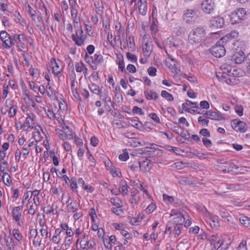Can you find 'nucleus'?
<instances>
[{"label": "nucleus", "instance_id": "nucleus-6", "mask_svg": "<svg viewBox=\"0 0 250 250\" xmlns=\"http://www.w3.org/2000/svg\"><path fill=\"white\" fill-rule=\"evenodd\" d=\"M246 11L245 9L243 8H238L231 13L229 15L230 22L232 24H236L240 22L245 19Z\"/></svg>", "mask_w": 250, "mask_h": 250}, {"label": "nucleus", "instance_id": "nucleus-27", "mask_svg": "<svg viewBox=\"0 0 250 250\" xmlns=\"http://www.w3.org/2000/svg\"><path fill=\"white\" fill-rule=\"evenodd\" d=\"M152 52V48L151 46L149 43L147 42H145V44L143 45V53L144 56L146 58H148L150 56Z\"/></svg>", "mask_w": 250, "mask_h": 250}, {"label": "nucleus", "instance_id": "nucleus-26", "mask_svg": "<svg viewBox=\"0 0 250 250\" xmlns=\"http://www.w3.org/2000/svg\"><path fill=\"white\" fill-rule=\"evenodd\" d=\"M56 132L58 136L63 140L65 139L71 140L73 137L72 133L65 134L64 130L56 129Z\"/></svg>", "mask_w": 250, "mask_h": 250}, {"label": "nucleus", "instance_id": "nucleus-4", "mask_svg": "<svg viewBox=\"0 0 250 250\" xmlns=\"http://www.w3.org/2000/svg\"><path fill=\"white\" fill-rule=\"evenodd\" d=\"M224 40V38L220 39L210 49V53L214 57L221 58L225 55L226 50L224 45L227 42Z\"/></svg>", "mask_w": 250, "mask_h": 250}, {"label": "nucleus", "instance_id": "nucleus-42", "mask_svg": "<svg viewBox=\"0 0 250 250\" xmlns=\"http://www.w3.org/2000/svg\"><path fill=\"white\" fill-rule=\"evenodd\" d=\"M172 45L177 49H181L184 45V42L182 40H177L172 42Z\"/></svg>", "mask_w": 250, "mask_h": 250}, {"label": "nucleus", "instance_id": "nucleus-62", "mask_svg": "<svg viewBox=\"0 0 250 250\" xmlns=\"http://www.w3.org/2000/svg\"><path fill=\"white\" fill-rule=\"evenodd\" d=\"M149 116L156 123H160V120L157 115L155 113H151Z\"/></svg>", "mask_w": 250, "mask_h": 250}, {"label": "nucleus", "instance_id": "nucleus-31", "mask_svg": "<svg viewBox=\"0 0 250 250\" xmlns=\"http://www.w3.org/2000/svg\"><path fill=\"white\" fill-rule=\"evenodd\" d=\"M25 10L30 15L33 21H35L36 17V11L30 6L27 1V4L25 6Z\"/></svg>", "mask_w": 250, "mask_h": 250}, {"label": "nucleus", "instance_id": "nucleus-25", "mask_svg": "<svg viewBox=\"0 0 250 250\" xmlns=\"http://www.w3.org/2000/svg\"><path fill=\"white\" fill-rule=\"evenodd\" d=\"M144 94L146 99L148 100H151L153 99L156 100L158 98V94L151 89H147L146 91H145Z\"/></svg>", "mask_w": 250, "mask_h": 250}, {"label": "nucleus", "instance_id": "nucleus-11", "mask_svg": "<svg viewBox=\"0 0 250 250\" xmlns=\"http://www.w3.org/2000/svg\"><path fill=\"white\" fill-rule=\"evenodd\" d=\"M231 126L237 131L241 133H244L247 131L248 126L244 122L241 121L238 119H235L231 121Z\"/></svg>", "mask_w": 250, "mask_h": 250}, {"label": "nucleus", "instance_id": "nucleus-56", "mask_svg": "<svg viewBox=\"0 0 250 250\" xmlns=\"http://www.w3.org/2000/svg\"><path fill=\"white\" fill-rule=\"evenodd\" d=\"M198 122L203 126H208L209 121L208 120L203 118L202 116H200L198 119Z\"/></svg>", "mask_w": 250, "mask_h": 250}, {"label": "nucleus", "instance_id": "nucleus-16", "mask_svg": "<svg viewBox=\"0 0 250 250\" xmlns=\"http://www.w3.org/2000/svg\"><path fill=\"white\" fill-rule=\"evenodd\" d=\"M203 115L206 116L207 118L211 120L220 121L225 119L223 115L221 113L211 110L206 111Z\"/></svg>", "mask_w": 250, "mask_h": 250}, {"label": "nucleus", "instance_id": "nucleus-51", "mask_svg": "<svg viewBox=\"0 0 250 250\" xmlns=\"http://www.w3.org/2000/svg\"><path fill=\"white\" fill-rule=\"evenodd\" d=\"M240 222L246 227L250 225V219L247 216H244L240 218Z\"/></svg>", "mask_w": 250, "mask_h": 250}, {"label": "nucleus", "instance_id": "nucleus-12", "mask_svg": "<svg viewBox=\"0 0 250 250\" xmlns=\"http://www.w3.org/2000/svg\"><path fill=\"white\" fill-rule=\"evenodd\" d=\"M224 25V20L220 16H216L212 18L209 21L210 28L215 29L221 28Z\"/></svg>", "mask_w": 250, "mask_h": 250}, {"label": "nucleus", "instance_id": "nucleus-55", "mask_svg": "<svg viewBox=\"0 0 250 250\" xmlns=\"http://www.w3.org/2000/svg\"><path fill=\"white\" fill-rule=\"evenodd\" d=\"M223 245V241L219 239L217 242L213 243L212 250H217Z\"/></svg>", "mask_w": 250, "mask_h": 250}, {"label": "nucleus", "instance_id": "nucleus-43", "mask_svg": "<svg viewBox=\"0 0 250 250\" xmlns=\"http://www.w3.org/2000/svg\"><path fill=\"white\" fill-rule=\"evenodd\" d=\"M77 82L75 81L74 79L71 82V89L72 93L74 94V96L75 97L77 96H79V93L78 92L77 88Z\"/></svg>", "mask_w": 250, "mask_h": 250}, {"label": "nucleus", "instance_id": "nucleus-39", "mask_svg": "<svg viewBox=\"0 0 250 250\" xmlns=\"http://www.w3.org/2000/svg\"><path fill=\"white\" fill-rule=\"evenodd\" d=\"M12 234L14 238L18 241L21 242L22 239V235L20 230L18 229H14Z\"/></svg>", "mask_w": 250, "mask_h": 250}, {"label": "nucleus", "instance_id": "nucleus-14", "mask_svg": "<svg viewBox=\"0 0 250 250\" xmlns=\"http://www.w3.org/2000/svg\"><path fill=\"white\" fill-rule=\"evenodd\" d=\"M50 63L52 67V72L57 75H60L62 70V62L59 60L56 61L55 59L52 58L50 60Z\"/></svg>", "mask_w": 250, "mask_h": 250}, {"label": "nucleus", "instance_id": "nucleus-49", "mask_svg": "<svg viewBox=\"0 0 250 250\" xmlns=\"http://www.w3.org/2000/svg\"><path fill=\"white\" fill-rule=\"evenodd\" d=\"M5 152L0 150V162L1 165H5L6 168H8V165L7 162L3 160L5 157Z\"/></svg>", "mask_w": 250, "mask_h": 250}, {"label": "nucleus", "instance_id": "nucleus-33", "mask_svg": "<svg viewBox=\"0 0 250 250\" xmlns=\"http://www.w3.org/2000/svg\"><path fill=\"white\" fill-rule=\"evenodd\" d=\"M78 184L82 187V188L87 191L88 192L91 193L93 191L94 188L91 186H88L85 185L83 179L82 178H79L78 181Z\"/></svg>", "mask_w": 250, "mask_h": 250}, {"label": "nucleus", "instance_id": "nucleus-5", "mask_svg": "<svg viewBox=\"0 0 250 250\" xmlns=\"http://www.w3.org/2000/svg\"><path fill=\"white\" fill-rule=\"evenodd\" d=\"M170 216H176L173 218V221L176 223V225L182 226L185 220L188 217V214L187 212L183 209H173L171 210Z\"/></svg>", "mask_w": 250, "mask_h": 250}, {"label": "nucleus", "instance_id": "nucleus-15", "mask_svg": "<svg viewBox=\"0 0 250 250\" xmlns=\"http://www.w3.org/2000/svg\"><path fill=\"white\" fill-rule=\"evenodd\" d=\"M36 116L32 113L27 114V117L26 118L25 123L22 125L21 128L24 130H28L29 128H33L34 121Z\"/></svg>", "mask_w": 250, "mask_h": 250}, {"label": "nucleus", "instance_id": "nucleus-20", "mask_svg": "<svg viewBox=\"0 0 250 250\" xmlns=\"http://www.w3.org/2000/svg\"><path fill=\"white\" fill-rule=\"evenodd\" d=\"M23 99L25 103L29 107H32L33 108L35 107L36 104L35 102L33 100L29 92H27L26 90L25 91V93L24 94Z\"/></svg>", "mask_w": 250, "mask_h": 250}, {"label": "nucleus", "instance_id": "nucleus-54", "mask_svg": "<svg viewBox=\"0 0 250 250\" xmlns=\"http://www.w3.org/2000/svg\"><path fill=\"white\" fill-rule=\"evenodd\" d=\"M182 229V226H181L180 225H176L175 226L173 231H174V236L175 237H178L180 235Z\"/></svg>", "mask_w": 250, "mask_h": 250}, {"label": "nucleus", "instance_id": "nucleus-29", "mask_svg": "<svg viewBox=\"0 0 250 250\" xmlns=\"http://www.w3.org/2000/svg\"><path fill=\"white\" fill-rule=\"evenodd\" d=\"M36 17L35 18V21H33L36 24V26L40 28L41 31L44 29V23L43 20V18L42 16H40L36 14Z\"/></svg>", "mask_w": 250, "mask_h": 250}, {"label": "nucleus", "instance_id": "nucleus-44", "mask_svg": "<svg viewBox=\"0 0 250 250\" xmlns=\"http://www.w3.org/2000/svg\"><path fill=\"white\" fill-rule=\"evenodd\" d=\"M18 248L16 244L14 241L13 238H10V242L9 244L7 245V250H17Z\"/></svg>", "mask_w": 250, "mask_h": 250}, {"label": "nucleus", "instance_id": "nucleus-17", "mask_svg": "<svg viewBox=\"0 0 250 250\" xmlns=\"http://www.w3.org/2000/svg\"><path fill=\"white\" fill-rule=\"evenodd\" d=\"M104 62L103 57L100 54H95L93 57H91V67L94 69L96 70L98 66Z\"/></svg>", "mask_w": 250, "mask_h": 250}, {"label": "nucleus", "instance_id": "nucleus-41", "mask_svg": "<svg viewBox=\"0 0 250 250\" xmlns=\"http://www.w3.org/2000/svg\"><path fill=\"white\" fill-rule=\"evenodd\" d=\"M115 30L117 32V37H118V40H120V36L121 33H125V29L123 27H122L120 23L116 24L115 27Z\"/></svg>", "mask_w": 250, "mask_h": 250}, {"label": "nucleus", "instance_id": "nucleus-60", "mask_svg": "<svg viewBox=\"0 0 250 250\" xmlns=\"http://www.w3.org/2000/svg\"><path fill=\"white\" fill-rule=\"evenodd\" d=\"M156 208L155 204L151 203L149 204L146 209V211L147 213H150L152 212Z\"/></svg>", "mask_w": 250, "mask_h": 250}, {"label": "nucleus", "instance_id": "nucleus-34", "mask_svg": "<svg viewBox=\"0 0 250 250\" xmlns=\"http://www.w3.org/2000/svg\"><path fill=\"white\" fill-rule=\"evenodd\" d=\"M2 180L5 185L8 187L11 186L12 184V179L7 172H3L2 176Z\"/></svg>", "mask_w": 250, "mask_h": 250}, {"label": "nucleus", "instance_id": "nucleus-32", "mask_svg": "<svg viewBox=\"0 0 250 250\" xmlns=\"http://www.w3.org/2000/svg\"><path fill=\"white\" fill-rule=\"evenodd\" d=\"M150 161L147 159L139 162L140 169L143 171H147L150 169Z\"/></svg>", "mask_w": 250, "mask_h": 250}, {"label": "nucleus", "instance_id": "nucleus-23", "mask_svg": "<svg viewBox=\"0 0 250 250\" xmlns=\"http://www.w3.org/2000/svg\"><path fill=\"white\" fill-rule=\"evenodd\" d=\"M128 188L126 182L124 180H122L119 183V192L123 195H126L127 194Z\"/></svg>", "mask_w": 250, "mask_h": 250}, {"label": "nucleus", "instance_id": "nucleus-18", "mask_svg": "<svg viewBox=\"0 0 250 250\" xmlns=\"http://www.w3.org/2000/svg\"><path fill=\"white\" fill-rule=\"evenodd\" d=\"M23 209V206H20L13 208L12 210V216L13 219L17 222H19L21 216V212Z\"/></svg>", "mask_w": 250, "mask_h": 250}, {"label": "nucleus", "instance_id": "nucleus-36", "mask_svg": "<svg viewBox=\"0 0 250 250\" xmlns=\"http://www.w3.org/2000/svg\"><path fill=\"white\" fill-rule=\"evenodd\" d=\"M110 202L116 207L122 208V201L118 197L111 198L110 200Z\"/></svg>", "mask_w": 250, "mask_h": 250}, {"label": "nucleus", "instance_id": "nucleus-47", "mask_svg": "<svg viewBox=\"0 0 250 250\" xmlns=\"http://www.w3.org/2000/svg\"><path fill=\"white\" fill-rule=\"evenodd\" d=\"M161 95L163 98L166 99L169 101L173 100V96L165 90L162 91Z\"/></svg>", "mask_w": 250, "mask_h": 250}, {"label": "nucleus", "instance_id": "nucleus-2", "mask_svg": "<svg viewBox=\"0 0 250 250\" xmlns=\"http://www.w3.org/2000/svg\"><path fill=\"white\" fill-rule=\"evenodd\" d=\"M206 31L204 27L198 26L192 29L188 35V42L192 45H198L205 40Z\"/></svg>", "mask_w": 250, "mask_h": 250}, {"label": "nucleus", "instance_id": "nucleus-3", "mask_svg": "<svg viewBox=\"0 0 250 250\" xmlns=\"http://www.w3.org/2000/svg\"><path fill=\"white\" fill-rule=\"evenodd\" d=\"M21 34L10 35L5 30L0 32V39L2 41V46L5 49H10L15 46L17 43L21 42Z\"/></svg>", "mask_w": 250, "mask_h": 250}, {"label": "nucleus", "instance_id": "nucleus-59", "mask_svg": "<svg viewBox=\"0 0 250 250\" xmlns=\"http://www.w3.org/2000/svg\"><path fill=\"white\" fill-rule=\"evenodd\" d=\"M46 93L48 97H52L55 95L54 90L49 85H47Z\"/></svg>", "mask_w": 250, "mask_h": 250}, {"label": "nucleus", "instance_id": "nucleus-52", "mask_svg": "<svg viewBox=\"0 0 250 250\" xmlns=\"http://www.w3.org/2000/svg\"><path fill=\"white\" fill-rule=\"evenodd\" d=\"M84 65L83 63L82 62H78L75 63V67L76 68V70L77 72H82L84 68Z\"/></svg>", "mask_w": 250, "mask_h": 250}, {"label": "nucleus", "instance_id": "nucleus-58", "mask_svg": "<svg viewBox=\"0 0 250 250\" xmlns=\"http://www.w3.org/2000/svg\"><path fill=\"white\" fill-rule=\"evenodd\" d=\"M220 214L223 218L227 220V221L229 220V218H230V216L229 215V212H226L225 210H220Z\"/></svg>", "mask_w": 250, "mask_h": 250}, {"label": "nucleus", "instance_id": "nucleus-13", "mask_svg": "<svg viewBox=\"0 0 250 250\" xmlns=\"http://www.w3.org/2000/svg\"><path fill=\"white\" fill-rule=\"evenodd\" d=\"M5 105L8 111V116L10 118L14 117L18 110V106L14 104L13 100L8 99L5 101Z\"/></svg>", "mask_w": 250, "mask_h": 250}, {"label": "nucleus", "instance_id": "nucleus-37", "mask_svg": "<svg viewBox=\"0 0 250 250\" xmlns=\"http://www.w3.org/2000/svg\"><path fill=\"white\" fill-rule=\"evenodd\" d=\"M71 9V16L73 19L74 23L77 24L78 23L77 21L78 9L77 7H73L70 8Z\"/></svg>", "mask_w": 250, "mask_h": 250}, {"label": "nucleus", "instance_id": "nucleus-50", "mask_svg": "<svg viewBox=\"0 0 250 250\" xmlns=\"http://www.w3.org/2000/svg\"><path fill=\"white\" fill-rule=\"evenodd\" d=\"M89 88L90 90L96 94H99L100 92V87L97 85L92 83L91 85H89Z\"/></svg>", "mask_w": 250, "mask_h": 250}, {"label": "nucleus", "instance_id": "nucleus-35", "mask_svg": "<svg viewBox=\"0 0 250 250\" xmlns=\"http://www.w3.org/2000/svg\"><path fill=\"white\" fill-rule=\"evenodd\" d=\"M78 205L76 202H71L67 206V211L68 212H75L78 210Z\"/></svg>", "mask_w": 250, "mask_h": 250}, {"label": "nucleus", "instance_id": "nucleus-40", "mask_svg": "<svg viewBox=\"0 0 250 250\" xmlns=\"http://www.w3.org/2000/svg\"><path fill=\"white\" fill-rule=\"evenodd\" d=\"M238 32L236 31H233L230 32V33H229L227 34L226 36L223 37L222 38H225V41L226 42H227L228 40L230 38H235L236 37H237L238 36Z\"/></svg>", "mask_w": 250, "mask_h": 250}, {"label": "nucleus", "instance_id": "nucleus-63", "mask_svg": "<svg viewBox=\"0 0 250 250\" xmlns=\"http://www.w3.org/2000/svg\"><path fill=\"white\" fill-rule=\"evenodd\" d=\"M105 107L108 110V112H110L111 108L109 106V103H111V99L109 97H106L104 99Z\"/></svg>", "mask_w": 250, "mask_h": 250}, {"label": "nucleus", "instance_id": "nucleus-7", "mask_svg": "<svg viewBox=\"0 0 250 250\" xmlns=\"http://www.w3.org/2000/svg\"><path fill=\"white\" fill-rule=\"evenodd\" d=\"M86 35L84 34L81 27L78 28L76 32V35H72V39L78 46L83 45L84 42L86 39Z\"/></svg>", "mask_w": 250, "mask_h": 250}, {"label": "nucleus", "instance_id": "nucleus-61", "mask_svg": "<svg viewBox=\"0 0 250 250\" xmlns=\"http://www.w3.org/2000/svg\"><path fill=\"white\" fill-rule=\"evenodd\" d=\"M47 117L51 120H54L56 117V114L51 109H48L46 112Z\"/></svg>", "mask_w": 250, "mask_h": 250}, {"label": "nucleus", "instance_id": "nucleus-9", "mask_svg": "<svg viewBox=\"0 0 250 250\" xmlns=\"http://www.w3.org/2000/svg\"><path fill=\"white\" fill-rule=\"evenodd\" d=\"M94 239H89V236L85 233L83 235V238L80 241V248L82 249H93L95 246Z\"/></svg>", "mask_w": 250, "mask_h": 250}, {"label": "nucleus", "instance_id": "nucleus-24", "mask_svg": "<svg viewBox=\"0 0 250 250\" xmlns=\"http://www.w3.org/2000/svg\"><path fill=\"white\" fill-rule=\"evenodd\" d=\"M202 210L205 215L208 218V221H211L213 223L214 226L216 225V223L218 224V218L216 215L208 212L206 208H202Z\"/></svg>", "mask_w": 250, "mask_h": 250}, {"label": "nucleus", "instance_id": "nucleus-10", "mask_svg": "<svg viewBox=\"0 0 250 250\" xmlns=\"http://www.w3.org/2000/svg\"><path fill=\"white\" fill-rule=\"evenodd\" d=\"M215 3L212 0H203L201 3L202 11L207 14L212 13L215 9Z\"/></svg>", "mask_w": 250, "mask_h": 250}, {"label": "nucleus", "instance_id": "nucleus-46", "mask_svg": "<svg viewBox=\"0 0 250 250\" xmlns=\"http://www.w3.org/2000/svg\"><path fill=\"white\" fill-rule=\"evenodd\" d=\"M128 143H129L130 145L134 147H136L138 146H142L145 144L144 142L141 143L140 142L136 141V139L134 138H130V140L128 141Z\"/></svg>", "mask_w": 250, "mask_h": 250}, {"label": "nucleus", "instance_id": "nucleus-48", "mask_svg": "<svg viewBox=\"0 0 250 250\" xmlns=\"http://www.w3.org/2000/svg\"><path fill=\"white\" fill-rule=\"evenodd\" d=\"M69 181L70 182V187L71 189L74 192H77L78 185H77V180H76V179L74 178H72L71 179V180Z\"/></svg>", "mask_w": 250, "mask_h": 250}, {"label": "nucleus", "instance_id": "nucleus-64", "mask_svg": "<svg viewBox=\"0 0 250 250\" xmlns=\"http://www.w3.org/2000/svg\"><path fill=\"white\" fill-rule=\"evenodd\" d=\"M126 57L128 60H130L132 62H135L137 61V57L132 53L129 52L126 53Z\"/></svg>", "mask_w": 250, "mask_h": 250}, {"label": "nucleus", "instance_id": "nucleus-19", "mask_svg": "<svg viewBox=\"0 0 250 250\" xmlns=\"http://www.w3.org/2000/svg\"><path fill=\"white\" fill-rule=\"evenodd\" d=\"M163 198L164 201L167 204H171L174 206H177L179 204V200L175 199L173 196H169L166 193L163 194Z\"/></svg>", "mask_w": 250, "mask_h": 250}, {"label": "nucleus", "instance_id": "nucleus-53", "mask_svg": "<svg viewBox=\"0 0 250 250\" xmlns=\"http://www.w3.org/2000/svg\"><path fill=\"white\" fill-rule=\"evenodd\" d=\"M71 239L66 238L63 242V243L62 244L61 248L65 250L68 249L69 244L71 243Z\"/></svg>", "mask_w": 250, "mask_h": 250}, {"label": "nucleus", "instance_id": "nucleus-28", "mask_svg": "<svg viewBox=\"0 0 250 250\" xmlns=\"http://www.w3.org/2000/svg\"><path fill=\"white\" fill-rule=\"evenodd\" d=\"M169 68L173 73L178 75L180 71V63L178 62H174V63L170 64Z\"/></svg>", "mask_w": 250, "mask_h": 250}, {"label": "nucleus", "instance_id": "nucleus-45", "mask_svg": "<svg viewBox=\"0 0 250 250\" xmlns=\"http://www.w3.org/2000/svg\"><path fill=\"white\" fill-rule=\"evenodd\" d=\"M140 151L141 152L140 153L146 155H153L155 152L151 148L149 147H146L144 149H141Z\"/></svg>", "mask_w": 250, "mask_h": 250}, {"label": "nucleus", "instance_id": "nucleus-1", "mask_svg": "<svg viewBox=\"0 0 250 250\" xmlns=\"http://www.w3.org/2000/svg\"><path fill=\"white\" fill-rule=\"evenodd\" d=\"M221 72L216 73V76L219 81L226 83L229 85H235L239 82L238 70L227 64L220 66Z\"/></svg>", "mask_w": 250, "mask_h": 250}, {"label": "nucleus", "instance_id": "nucleus-38", "mask_svg": "<svg viewBox=\"0 0 250 250\" xmlns=\"http://www.w3.org/2000/svg\"><path fill=\"white\" fill-rule=\"evenodd\" d=\"M117 64H118L119 69L123 72L125 69V64L124 58L122 55L117 56Z\"/></svg>", "mask_w": 250, "mask_h": 250}, {"label": "nucleus", "instance_id": "nucleus-30", "mask_svg": "<svg viewBox=\"0 0 250 250\" xmlns=\"http://www.w3.org/2000/svg\"><path fill=\"white\" fill-rule=\"evenodd\" d=\"M126 45L129 51H133L135 49V42L134 38L129 36L126 39Z\"/></svg>", "mask_w": 250, "mask_h": 250}, {"label": "nucleus", "instance_id": "nucleus-22", "mask_svg": "<svg viewBox=\"0 0 250 250\" xmlns=\"http://www.w3.org/2000/svg\"><path fill=\"white\" fill-rule=\"evenodd\" d=\"M245 57L243 51L240 50L233 55L232 58L236 63H241L243 62Z\"/></svg>", "mask_w": 250, "mask_h": 250}, {"label": "nucleus", "instance_id": "nucleus-57", "mask_svg": "<svg viewBox=\"0 0 250 250\" xmlns=\"http://www.w3.org/2000/svg\"><path fill=\"white\" fill-rule=\"evenodd\" d=\"M177 133L185 139H188L189 137V133L187 130L185 131L183 129H181L180 132L177 131Z\"/></svg>", "mask_w": 250, "mask_h": 250}, {"label": "nucleus", "instance_id": "nucleus-21", "mask_svg": "<svg viewBox=\"0 0 250 250\" xmlns=\"http://www.w3.org/2000/svg\"><path fill=\"white\" fill-rule=\"evenodd\" d=\"M138 10L140 14L143 16L146 15L147 7L146 0H139L138 1Z\"/></svg>", "mask_w": 250, "mask_h": 250}, {"label": "nucleus", "instance_id": "nucleus-8", "mask_svg": "<svg viewBox=\"0 0 250 250\" xmlns=\"http://www.w3.org/2000/svg\"><path fill=\"white\" fill-rule=\"evenodd\" d=\"M197 17V12L194 9H187L185 11L183 15V20L188 23L194 21Z\"/></svg>", "mask_w": 250, "mask_h": 250}]
</instances>
